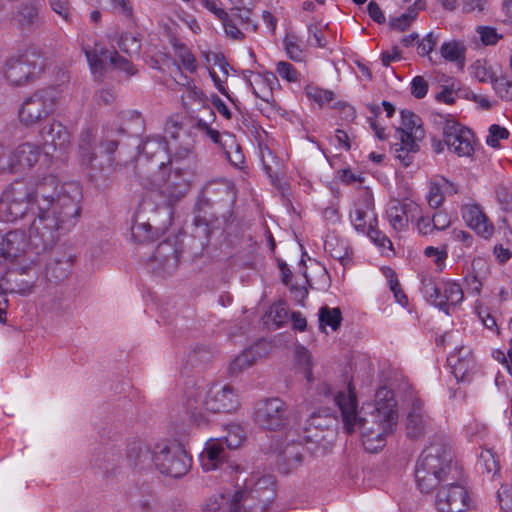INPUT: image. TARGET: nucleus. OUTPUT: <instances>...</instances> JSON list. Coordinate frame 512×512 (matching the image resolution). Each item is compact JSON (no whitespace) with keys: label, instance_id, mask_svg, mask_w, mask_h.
I'll return each mask as SVG.
<instances>
[{"label":"nucleus","instance_id":"1","mask_svg":"<svg viewBox=\"0 0 512 512\" xmlns=\"http://www.w3.org/2000/svg\"><path fill=\"white\" fill-rule=\"evenodd\" d=\"M80 190L76 184L60 185L53 176L45 177L33 192L24 182L10 184L0 197V214L7 222L22 218L32 203L38 208L30 225L31 241L47 248L60 234L69 232L80 217Z\"/></svg>","mask_w":512,"mask_h":512},{"label":"nucleus","instance_id":"2","mask_svg":"<svg viewBox=\"0 0 512 512\" xmlns=\"http://www.w3.org/2000/svg\"><path fill=\"white\" fill-rule=\"evenodd\" d=\"M462 469L453 462L451 450L443 444H431L419 456L415 478L419 489L430 493L438 488L435 506L439 512H465L469 507L466 488L458 481Z\"/></svg>","mask_w":512,"mask_h":512},{"label":"nucleus","instance_id":"3","mask_svg":"<svg viewBox=\"0 0 512 512\" xmlns=\"http://www.w3.org/2000/svg\"><path fill=\"white\" fill-rule=\"evenodd\" d=\"M334 401L341 411L345 431L350 434L359 430L366 451L375 453L385 446L387 435L394 431L398 421L392 391L379 389L373 410L363 417L357 414L356 396L350 388L347 393L339 392Z\"/></svg>","mask_w":512,"mask_h":512},{"label":"nucleus","instance_id":"4","mask_svg":"<svg viewBox=\"0 0 512 512\" xmlns=\"http://www.w3.org/2000/svg\"><path fill=\"white\" fill-rule=\"evenodd\" d=\"M152 462L161 474L180 478L190 470L192 458L181 443L163 441L155 444L152 450Z\"/></svg>","mask_w":512,"mask_h":512},{"label":"nucleus","instance_id":"5","mask_svg":"<svg viewBox=\"0 0 512 512\" xmlns=\"http://www.w3.org/2000/svg\"><path fill=\"white\" fill-rule=\"evenodd\" d=\"M44 60L36 51H26L9 58L4 65L3 74L12 86H24L44 72Z\"/></svg>","mask_w":512,"mask_h":512},{"label":"nucleus","instance_id":"6","mask_svg":"<svg viewBox=\"0 0 512 512\" xmlns=\"http://www.w3.org/2000/svg\"><path fill=\"white\" fill-rule=\"evenodd\" d=\"M61 91L49 86L39 89L28 97L19 109V119L26 126H32L52 114L57 106Z\"/></svg>","mask_w":512,"mask_h":512},{"label":"nucleus","instance_id":"7","mask_svg":"<svg viewBox=\"0 0 512 512\" xmlns=\"http://www.w3.org/2000/svg\"><path fill=\"white\" fill-rule=\"evenodd\" d=\"M195 170L175 165L167 178L160 176V172L153 177V186L166 198L169 205L176 203L188 191Z\"/></svg>","mask_w":512,"mask_h":512},{"label":"nucleus","instance_id":"8","mask_svg":"<svg viewBox=\"0 0 512 512\" xmlns=\"http://www.w3.org/2000/svg\"><path fill=\"white\" fill-rule=\"evenodd\" d=\"M253 420L262 429L281 430L289 422L288 405L278 397L262 399L255 404Z\"/></svg>","mask_w":512,"mask_h":512},{"label":"nucleus","instance_id":"9","mask_svg":"<svg viewBox=\"0 0 512 512\" xmlns=\"http://www.w3.org/2000/svg\"><path fill=\"white\" fill-rule=\"evenodd\" d=\"M423 293L430 303L449 314L450 308L456 307L464 299L460 284L453 280L423 281Z\"/></svg>","mask_w":512,"mask_h":512},{"label":"nucleus","instance_id":"10","mask_svg":"<svg viewBox=\"0 0 512 512\" xmlns=\"http://www.w3.org/2000/svg\"><path fill=\"white\" fill-rule=\"evenodd\" d=\"M90 68L94 74H102L108 66L125 72L128 76L136 74L132 62L120 56L116 51H109L103 45L96 43L94 47L84 49Z\"/></svg>","mask_w":512,"mask_h":512},{"label":"nucleus","instance_id":"11","mask_svg":"<svg viewBox=\"0 0 512 512\" xmlns=\"http://www.w3.org/2000/svg\"><path fill=\"white\" fill-rule=\"evenodd\" d=\"M443 139L448 149L459 157H471L477 140L474 133L454 119H447L443 126Z\"/></svg>","mask_w":512,"mask_h":512},{"label":"nucleus","instance_id":"12","mask_svg":"<svg viewBox=\"0 0 512 512\" xmlns=\"http://www.w3.org/2000/svg\"><path fill=\"white\" fill-rule=\"evenodd\" d=\"M45 163H51L54 152H65L71 144L70 131L60 122L52 121L44 125L40 132Z\"/></svg>","mask_w":512,"mask_h":512},{"label":"nucleus","instance_id":"13","mask_svg":"<svg viewBox=\"0 0 512 512\" xmlns=\"http://www.w3.org/2000/svg\"><path fill=\"white\" fill-rule=\"evenodd\" d=\"M208 393L203 388H189L182 399V408L189 419L197 424H207L209 417L214 415L210 407Z\"/></svg>","mask_w":512,"mask_h":512},{"label":"nucleus","instance_id":"14","mask_svg":"<svg viewBox=\"0 0 512 512\" xmlns=\"http://www.w3.org/2000/svg\"><path fill=\"white\" fill-rule=\"evenodd\" d=\"M336 424V418L327 410L313 412L305 423L303 438L316 444L326 442L334 436Z\"/></svg>","mask_w":512,"mask_h":512},{"label":"nucleus","instance_id":"15","mask_svg":"<svg viewBox=\"0 0 512 512\" xmlns=\"http://www.w3.org/2000/svg\"><path fill=\"white\" fill-rule=\"evenodd\" d=\"M461 215L464 222L478 236L485 240L492 238L495 232L494 224L484 212L483 207L470 200L461 206Z\"/></svg>","mask_w":512,"mask_h":512},{"label":"nucleus","instance_id":"16","mask_svg":"<svg viewBox=\"0 0 512 512\" xmlns=\"http://www.w3.org/2000/svg\"><path fill=\"white\" fill-rule=\"evenodd\" d=\"M350 219L354 228L364 233L372 226H377V215L374 211V199L369 191H362L350 211Z\"/></svg>","mask_w":512,"mask_h":512},{"label":"nucleus","instance_id":"17","mask_svg":"<svg viewBox=\"0 0 512 512\" xmlns=\"http://www.w3.org/2000/svg\"><path fill=\"white\" fill-rule=\"evenodd\" d=\"M11 171L22 172L30 170L35 165L40 163L42 166H49L50 163H45L44 152H41V147L32 142H24L19 144L11 153Z\"/></svg>","mask_w":512,"mask_h":512},{"label":"nucleus","instance_id":"18","mask_svg":"<svg viewBox=\"0 0 512 512\" xmlns=\"http://www.w3.org/2000/svg\"><path fill=\"white\" fill-rule=\"evenodd\" d=\"M180 253L176 244L171 241L160 243L150 258L152 269L162 275L173 273L179 264Z\"/></svg>","mask_w":512,"mask_h":512},{"label":"nucleus","instance_id":"19","mask_svg":"<svg viewBox=\"0 0 512 512\" xmlns=\"http://www.w3.org/2000/svg\"><path fill=\"white\" fill-rule=\"evenodd\" d=\"M420 211V206L412 200H393L388 205L386 217L392 229L400 232L408 227L409 219L418 216Z\"/></svg>","mask_w":512,"mask_h":512},{"label":"nucleus","instance_id":"20","mask_svg":"<svg viewBox=\"0 0 512 512\" xmlns=\"http://www.w3.org/2000/svg\"><path fill=\"white\" fill-rule=\"evenodd\" d=\"M406 434L411 439H419L432 429V422L424 409L423 402L415 398L407 414Z\"/></svg>","mask_w":512,"mask_h":512},{"label":"nucleus","instance_id":"21","mask_svg":"<svg viewBox=\"0 0 512 512\" xmlns=\"http://www.w3.org/2000/svg\"><path fill=\"white\" fill-rule=\"evenodd\" d=\"M207 393L213 414L228 413L239 406L238 392L230 385L214 386Z\"/></svg>","mask_w":512,"mask_h":512},{"label":"nucleus","instance_id":"22","mask_svg":"<svg viewBox=\"0 0 512 512\" xmlns=\"http://www.w3.org/2000/svg\"><path fill=\"white\" fill-rule=\"evenodd\" d=\"M227 459L228 453L224 448L222 439L208 440L200 454L201 466L205 471L219 468Z\"/></svg>","mask_w":512,"mask_h":512},{"label":"nucleus","instance_id":"23","mask_svg":"<svg viewBox=\"0 0 512 512\" xmlns=\"http://www.w3.org/2000/svg\"><path fill=\"white\" fill-rule=\"evenodd\" d=\"M245 492L236 491L232 496L224 494L214 495L208 498L203 506V512H240L241 502Z\"/></svg>","mask_w":512,"mask_h":512},{"label":"nucleus","instance_id":"24","mask_svg":"<svg viewBox=\"0 0 512 512\" xmlns=\"http://www.w3.org/2000/svg\"><path fill=\"white\" fill-rule=\"evenodd\" d=\"M128 465L134 469H145L151 466L152 451L141 440H133L127 444L126 457Z\"/></svg>","mask_w":512,"mask_h":512},{"label":"nucleus","instance_id":"25","mask_svg":"<svg viewBox=\"0 0 512 512\" xmlns=\"http://www.w3.org/2000/svg\"><path fill=\"white\" fill-rule=\"evenodd\" d=\"M447 361L457 379L464 380L475 368V358L469 348L461 347L451 353Z\"/></svg>","mask_w":512,"mask_h":512},{"label":"nucleus","instance_id":"26","mask_svg":"<svg viewBox=\"0 0 512 512\" xmlns=\"http://www.w3.org/2000/svg\"><path fill=\"white\" fill-rule=\"evenodd\" d=\"M142 151L147 158H150L152 169H163L164 160L167 158V144L160 138H149L142 146Z\"/></svg>","mask_w":512,"mask_h":512},{"label":"nucleus","instance_id":"27","mask_svg":"<svg viewBox=\"0 0 512 512\" xmlns=\"http://www.w3.org/2000/svg\"><path fill=\"white\" fill-rule=\"evenodd\" d=\"M96 141L92 130L86 129L79 136L78 156L82 165L96 168Z\"/></svg>","mask_w":512,"mask_h":512},{"label":"nucleus","instance_id":"28","mask_svg":"<svg viewBox=\"0 0 512 512\" xmlns=\"http://www.w3.org/2000/svg\"><path fill=\"white\" fill-rule=\"evenodd\" d=\"M15 19L22 30H34L43 24L39 8L33 4H23L18 9Z\"/></svg>","mask_w":512,"mask_h":512},{"label":"nucleus","instance_id":"29","mask_svg":"<svg viewBox=\"0 0 512 512\" xmlns=\"http://www.w3.org/2000/svg\"><path fill=\"white\" fill-rule=\"evenodd\" d=\"M303 459V448L298 444L287 445L278 455L277 465L284 473L298 467Z\"/></svg>","mask_w":512,"mask_h":512},{"label":"nucleus","instance_id":"30","mask_svg":"<svg viewBox=\"0 0 512 512\" xmlns=\"http://www.w3.org/2000/svg\"><path fill=\"white\" fill-rule=\"evenodd\" d=\"M273 80H275V75L273 73H267L266 75L254 74L252 78L248 80V83L257 98L270 103L273 100V91L271 87V82Z\"/></svg>","mask_w":512,"mask_h":512},{"label":"nucleus","instance_id":"31","mask_svg":"<svg viewBox=\"0 0 512 512\" xmlns=\"http://www.w3.org/2000/svg\"><path fill=\"white\" fill-rule=\"evenodd\" d=\"M258 355V352L253 347L245 349L229 363V374L231 376H238L245 370L249 369L255 364Z\"/></svg>","mask_w":512,"mask_h":512},{"label":"nucleus","instance_id":"32","mask_svg":"<svg viewBox=\"0 0 512 512\" xmlns=\"http://www.w3.org/2000/svg\"><path fill=\"white\" fill-rule=\"evenodd\" d=\"M444 190L450 193H456V187L447 179H442L441 182H431L429 192L426 196L427 202L431 208L437 209L444 202Z\"/></svg>","mask_w":512,"mask_h":512},{"label":"nucleus","instance_id":"33","mask_svg":"<svg viewBox=\"0 0 512 512\" xmlns=\"http://www.w3.org/2000/svg\"><path fill=\"white\" fill-rule=\"evenodd\" d=\"M249 14L250 12L248 10L244 11V15L238 10L237 13H233L231 16L227 14L221 19L226 35L233 40H242L244 33L238 26L239 24H243L244 21H248Z\"/></svg>","mask_w":512,"mask_h":512},{"label":"nucleus","instance_id":"34","mask_svg":"<svg viewBox=\"0 0 512 512\" xmlns=\"http://www.w3.org/2000/svg\"><path fill=\"white\" fill-rule=\"evenodd\" d=\"M440 54L446 61L456 62L463 66L466 56V47L461 41H447L441 45Z\"/></svg>","mask_w":512,"mask_h":512},{"label":"nucleus","instance_id":"35","mask_svg":"<svg viewBox=\"0 0 512 512\" xmlns=\"http://www.w3.org/2000/svg\"><path fill=\"white\" fill-rule=\"evenodd\" d=\"M224 151L226 158L235 166H239L244 162V155L241 152L239 144L236 142L235 136L225 132L222 143L219 145Z\"/></svg>","mask_w":512,"mask_h":512},{"label":"nucleus","instance_id":"36","mask_svg":"<svg viewBox=\"0 0 512 512\" xmlns=\"http://www.w3.org/2000/svg\"><path fill=\"white\" fill-rule=\"evenodd\" d=\"M183 87L181 100L185 107L193 104L204 105L207 97L204 92L191 82L181 84Z\"/></svg>","mask_w":512,"mask_h":512},{"label":"nucleus","instance_id":"37","mask_svg":"<svg viewBox=\"0 0 512 512\" xmlns=\"http://www.w3.org/2000/svg\"><path fill=\"white\" fill-rule=\"evenodd\" d=\"M171 167L182 165L184 168L196 170L197 159L191 147H180L169 159Z\"/></svg>","mask_w":512,"mask_h":512},{"label":"nucleus","instance_id":"38","mask_svg":"<svg viewBox=\"0 0 512 512\" xmlns=\"http://www.w3.org/2000/svg\"><path fill=\"white\" fill-rule=\"evenodd\" d=\"M342 321V315L339 308H330L323 306L319 310V325L322 330L329 326L333 331H336Z\"/></svg>","mask_w":512,"mask_h":512},{"label":"nucleus","instance_id":"39","mask_svg":"<svg viewBox=\"0 0 512 512\" xmlns=\"http://www.w3.org/2000/svg\"><path fill=\"white\" fill-rule=\"evenodd\" d=\"M284 49L286 51L287 56L296 62H301L305 58V52L302 48V41L300 38L293 34H286L283 40Z\"/></svg>","mask_w":512,"mask_h":512},{"label":"nucleus","instance_id":"40","mask_svg":"<svg viewBox=\"0 0 512 512\" xmlns=\"http://www.w3.org/2000/svg\"><path fill=\"white\" fill-rule=\"evenodd\" d=\"M226 435L221 437L223 445H226L229 449H236L241 446L245 440L244 429L237 424H230L227 426Z\"/></svg>","mask_w":512,"mask_h":512},{"label":"nucleus","instance_id":"41","mask_svg":"<svg viewBox=\"0 0 512 512\" xmlns=\"http://www.w3.org/2000/svg\"><path fill=\"white\" fill-rule=\"evenodd\" d=\"M482 473L496 475L499 472V464L495 454L491 450H485L480 454L477 463Z\"/></svg>","mask_w":512,"mask_h":512},{"label":"nucleus","instance_id":"42","mask_svg":"<svg viewBox=\"0 0 512 512\" xmlns=\"http://www.w3.org/2000/svg\"><path fill=\"white\" fill-rule=\"evenodd\" d=\"M192 127L217 145H220L223 141L224 133L221 134L218 130L213 129L207 121L201 118H196Z\"/></svg>","mask_w":512,"mask_h":512},{"label":"nucleus","instance_id":"43","mask_svg":"<svg viewBox=\"0 0 512 512\" xmlns=\"http://www.w3.org/2000/svg\"><path fill=\"white\" fill-rule=\"evenodd\" d=\"M325 250L330 253L331 257L341 262L345 266L350 260V252L343 244L337 245L335 239L325 241Z\"/></svg>","mask_w":512,"mask_h":512},{"label":"nucleus","instance_id":"44","mask_svg":"<svg viewBox=\"0 0 512 512\" xmlns=\"http://www.w3.org/2000/svg\"><path fill=\"white\" fill-rule=\"evenodd\" d=\"M398 138L400 143H396L394 148L400 152H417L419 146L412 135V132H407L404 129H397Z\"/></svg>","mask_w":512,"mask_h":512},{"label":"nucleus","instance_id":"45","mask_svg":"<svg viewBox=\"0 0 512 512\" xmlns=\"http://www.w3.org/2000/svg\"><path fill=\"white\" fill-rule=\"evenodd\" d=\"M133 238L138 242H146L154 239L152 226L148 222H135L131 228Z\"/></svg>","mask_w":512,"mask_h":512},{"label":"nucleus","instance_id":"46","mask_svg":"<svg viewBox=\"0 0 512 512\" xmlns=\"http://www.w3.org/2000/svg\"><path fill=\"white\" fill-rule=\"evenodd\" d=\"M305 91L307 97L318 103L320 106L330 103L333 99V92L313 85H308Z\"/></svg>","mask_w":512,"mask_h":512},{"label":"nucleus","instance_id":"47","mask_svg":"<svg viewBox=\"0 0 512 512\" xmlns=\"http://www.w3.org/2000/svg\"><path fill=\"white\" fill-rule=\"evenodd\" d=\"M471 74L479 82H489L494 80V73L485 61L477 60L471 65Z\"/></svg>","mask_w":512,"mask_h":512},{"label":"nucleus","instance_id":"48","mask_svg":"<svg viewBox=\"0 0 512 512\" xmlns=\"http://www.w3.org/2000/svg\"><path fill=\"white\" fill-rule=\"evenodd\" d=\"M488 136L486 138L487 145L498 148L499 141L502 139H507L509 137V131L498 124H493L489 127Z\"/></svg>","mask_w":512,"mask_h":512},{"label":"nucleus","instance_id":"49","mask_svg":"<svg viewBox=\"0 0 512 512\" xmlns=\"http://www.w3.org/2000/svg\"><path fill=\"white\" fill-rule=\"evenodd\" d=\"M276 72L283 80L288 82H298L300 80L301 74L289 62H278L276 65Z\"/></svg>","mask_w":512,"mask_h":512},{"label":"nucleus","instance_id":"50","mask_svg":"<svg viewBox=\"0 0 512 512\" xmlns=\"http://www.w3.org/2000/svg\"><path fill=\"white\" fill-rule=\"evenodd\" d=\"M439 41V36L429 32L421 41H417V51L421 56H429Z\"/></svg>","mask_w":512,"mask_h":512},{"label":"nucleus","instance_id":"51","mask_svg":"<svg viewBox=\"0 0 512 512\" xmlns=\"http://www.w3.org/2000/svg\"><path fill=\"white\" fill-rule=\"evenodd\" d=\"M417 16V12L415 9L410 8L405 13L400 15L397 18L391 20L390 25L392 28L397 29L399 31L406 30L410 24L414 21Z\"/></svg>","mask_w":512,"mask_h":512},{"label":"nucleus","instance_id":"52","mask_svg":"<svg viewBox=\"0 0 512 512\" xmlns=\"http://www.w3.org/2000/svg\"><path fill=\"white\" fill-rule=\"evenodd\" d=\"M476 31L481 42L486 46L495 45L502 37L495 28L490 26H478Z\"/></svg>","mask_w":512,"mask_h":512},{"label":"nucleus","instance_id":"53","mask_svg":"<svg viewBox=\"0 0 512 512\" xmlns=\"http://www.w3.org/2000/svg\"><path fill=\"white\" fill-rule=\"evenodd\" d=\"M363 234H366L371 241L380 248H387L389 250L392 249L391 240L383 234L381 231L377 229V226H372L370 229L365 231Z\"/></svg>","mask_w":512,"mask_h":512},{"label":"nucleus","instance_id":"54","mask_svg":"<svg viewBox=\"0 0 512 512\" xmlns=\"http://www.w3.org/2000/svg\"><path fill=\"white\" fill-rule=\"evenodd\" d=\"M119 47L129 55L137 54L140 50V42L131 33H126L121 36Z\"/></svg>","mask_w":512,"mask_h":512},{"label":"nucleus","instance_id":"55","mask_svg":"<svg viewBox=\"0 0 512 512\" xmlns=\"http://www.w3.org/2000/svg\"><path fill=\"white\" fill-rule=\"evenodd\" d=\"M51 9L66 22H71V5L69 0H49Z\"/></svg>","mask_w":512,"mask_h":512},{"label":"nucleus","instance_id":"56","mask_svg":"<svg viewBox=\"0 0 512 512\" xmlns=\"http://www.w3.org/2000/svg\"><path fill=\"white\" fill-rule=\"evenodd\" d=\"M495 193L501 208L505 211L512 210V190L501 184L496 188Z\"/></svg>","mask_w":512,"mask_h":512},{"label":"nucleus","instance_id":"57","mask_svg":"<svg viewBox=\"0 0 512 512\" xmlns=\"http://www.w3.org/2000/svg\"><path fill=\"white\" fill-rule=\"evenodd\" d=\"M113 134V131H107L103 139L100 141V147L109 156H111L117 150L119 145V142L113 137ZM108 161L110 162V165H112L114 159L109 157Z\"/></svg>","mask_w":512,"mask_h":512},{"label":"nucleus","instance_id":"58","mask_svg":"<svg viewBox=\"0 0 512 512\" xmlns=\"http://www.w3.org/2000/svg\"><path fill=\"white\" fill-rule=\"evenodd\" d=\"M176 53L186 69H188L191 72L195 71L196 60H195L193 54L189 51V49L185 45L181 44L179 46H176Z\"/></svg>","mask_w":512,"mask_h":512},{"label":"nucleus","instance_id":"59","mask_svg":"<svg viewBox=\"0 0 512 512\" xmlns=\"http://www.w3.org/2000/svg\"><path fill=\"white\" fill-rule=\"evenodd\" d=\"M401 123L402 127L407 132H413L415 128L419 126L420 118L410 110L401 111Z\"/></svg>","mask_w":512,"mask_h":512},{"label":"nucleus","instance_id":"60","mask_svg":"<svg viewBox=\"0 0 512 512\" xmlns=\"http://www.w3.org/2000/svg\"><path fill=\"white\" fill-rule=\"evenodd\" d=\"M496 93L504 100H512V81L506 78L496 79L494 83Z\"/></svg>","mask_w":512,"mask_h":512},{"label":"nucleus","instance_id":"61","mask_svg":"<svg viewBox=\"0 0 512 512\" xmlns=\"http://www.w3.org/2000/svg\"><path fill=\"white\" fill-rule=\"evenodd\" d=\"M308 43L311 46L318 47V48H325L326 47V40L323 36V33L321 29L316 25H310L308 27Z\"/></svg>","mask_w":512,"mask_h":512},{"label":"nucleus","instance_id":"62","mask_svg":"<svg viewBox=\"0 0 512 512\" xmlns=\"http://www.w3.org/2000/svg\"><path fill=\"white\" fill-rule=\"evenodd\" d=\"M488 7V0H464L462 10L464 13H483Z\"/></svg>","mask_w":512,"mask_h":512},{"label":"nucleus","instance_id":"63","mask_svg":"<svg viewBox=\"0 0 512 512\" xmlns=\"http://www.w3.org/2000/svg\"><path fill=\"white\" fill-rule=\"evenodd\" d=\"M260 154L264 169L270 174L273 172V164H277V158L268 146H260Z\"/></svg>","mask_w":512,"mask_h":512},{"label":"nucleus","instance_id":"64","mask_svg":"<svg viewBox=\"0 0 512 512\" xmlns=\"http://www.w3.org/2000/svg\"><path fill=\"white\" fill-rule=\"evenodd\" d=\"M427 91H428V83L426 82V80L421 76H416L412 80L411 93L416 98L420 99V98H423L427 94Z\"/></svg>","mask_w":512,"mask_h":512}]
</instances>
